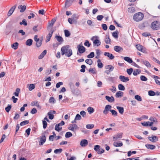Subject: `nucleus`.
Returning a JSON list of instances; mask_svg holds the SVG:
<instances>
[{
  "instance_id": "f257e3e1",
  "label": "nucleus",
  "mask_w": 160,
  "mask_h": 160,
  "mask_svg": "<svg viewBox=\"0 0 160 160\" xmlns=\"http://www.w3.org/2000/svg\"><path fill=\"white\" fill-rule=\"evenodd\" d=\"M69 46L67 45L64 46L61 48L62 55H65L68 57H70L72 54V50L69 48Z\"/></svg>"
},
{
  "instance_id": "f03ea898",
  "label": "nucleus",
  "mask_w": 160,
  "mask_h": 160,
  "mask_svg": "<svg viewBox=\"0 0 160 160\" xmlns=\"http://www.w3.org/2000/svg\"><path fill=\"white\" fill-rule=\"evenodd\" d=\"M144 17V15L141 12H138L134 14L133 16L134 20L136 22L141 21Z\"/></svg>"
},
{
  "instance_id": "7ed1b4c3",
  "label": "nucleus",
  "mask_w": 160,
  "mask_h": 160,
  "mask_svg": "<svg viewBox=\"0 0 160 160\" xmlns=\"http://www.w3.org/2000/svg\"><path fill=\"white\" fill-rule=\"evenodd\" d=\"M151 28L154 30H158L160 28V22L157 21L152 22L151 24Z\"/></svg>"
},
{
  "instance_id": "20e7f679",
  "label": "nucleus",
  "mask_w": 160,
  "mask_h": 160,
  "mask_svg": "<svg viewBox=\"0 0 160 160\" xmlns=\"http://www.w3.org/2000/svg\"><path fill=\"white\" fill-rule=\"evenodd\" d=\"M77 48L79 52L80 53H84L86 50L85 47L82 45V42L77 46Z\"/></svg>"
},
{
  "instance_id": "39448f33",
  "label": "nucleus",
  "mask_w": 160,
  "mask_h": 160,
  "mask_svg": "<svg viewBox=\"0 0 160 160\" xmlns=\"http://www.w3.org/2000/svg\"><path fill=\"white\" fill-rule=\"evenodd\" d=\"M136 47L138 50L143 52H146V49L142 45L139 44H137Z\"/></svg>"
},
{
  "instance_id": "423d86ee",
  "label": "nucleus",
  "mask_w": 160,
  "mask_h": 160,
  "mask_svg": "<svg viewBox=\"0 0 160 160\" xmlns=\"http://www.w3.org/2000/svg\"><path fill=\"white\" fill-rule=\"evenodd\" d=\"M46 137L44 134H42L39 142V145H42L46 142Z\"/></svg>"
},
{
  "instance_id": "0eeeda50",
  "label": "nucleus",
  "mask_w": 160,
  "mask_h": 160,
  "mask_svg": "<svg viewBox=\"0 0 160 160\" xmlns=\"http://www.w3.org/2000/svg\"><path fill=\"white\" fill-rule=\"evenodd\" d=\"M120 80L124 82H126L129 81V79L128 77H125L124 76L121 75L119 77Z\"/></svg>"
},
{
  "instance_id": "6e6552de",
  "label": "nucleus",
  "mask_w": 160,
  "mask_h": 160,
  "mask_svg": "<svg viewBox=\"0 0 160 160\" xmlns=\"http://www.w3.org/2000/svg\"><path fill=\"white\" fill-rule=\"evenodd\" d=\"M114 50L116 52L120 53L123 50V49L120 46H116L114 47Z\"/></svg>"
},
{
  "instance_id": "1a4fd4ad",
  "label": "nucleus",
  "mask_w": 160,
  "mask_h": 160,
  "mask_svg": "<svg viewBox=\"0 0 160 160\" xmlns=\"http://www.w3.org/2000/svg\"><path fill=\"white\" fill-rule=\"evenodd\" d=\"M88 140L86 139H82L80 142V145L82 147H85L88 144Z\"/></svg>"
},
{
  "instance_id": "9d476101",
  "label": "nucleus",
  "mask_w": 160,
  "mask_h": 160,
  "mask_svg": "<svg viewBox=\"0 0 160 160\" xmlns=\"http://www.w3.org/2000/svg\"><path fill=\"white\" fill-rule=\"evenodd\" d=\"M122 133H118L117 134L114 135L113 137L114 141L116 140L119 139L121 138L122 137Z\"/></svg>"
},
{
  "instance_id": "9b49d317",
  "label": "nucleus",
  "mask_w": 160,
  "mask_h": 160,
  "mask_svg": "<svg viewBox=\"0 0 160 160\" xmlns=\"http://www.w3.org/2000/svg\"><path fill=\"white\" fill-rule=\"evenodd\" d=\"M16 6H17V5H14V6L12 7V8L9 10V11L8 12V15L9 16H11L12 14L13 11L15 9V8L16 7Z\"/></svg>"
},
{
  "instance_id": "f8f14e48",
  "label": "nucleus",
  "mask_w": 160,
  "mask_h": 160,
  "mask_svg": "<svg viewBox=\"0 0 160 160\" xmlns=\"http://www.w3.org/2000/svg\"><path fill=\"white\" fill-rule=\"evenodd\" d=\"M104 54L105 56L108 57L110 59L112 60L114 58V56L109 52H105Z\"/></svg>"
},
{
  "instance_id": "ddd939ff",
  "label": "nucleus",
  "mask_w": 160,
  "mask_h": 160,
  "mask_svg": "<svg viewBox=\"0 0 160 160\" xmlns=\"http://www.w3.org/2000/svg\"><path fill=\"white\" fill-rule=\"evenodd\" d=\"M71 91L72 93H74L75 92V86L72 82H70L69 83Z\"/></svg>"
},
{
  "instance_id": "4468645a",
  "label": "nucleus",
  "mask_w": 160,
  "mask_h": 160,
  "mask_svg": "<svg viewBox=\"0 0 160 160\" xmlns=\"http://www.w3.org/2000/svg\"><path fill=\"white\" fill-rule=\"evenodd\" d=\"M53 32V31L51 30L50 31L47 36L46 37L47 39L46 40V42H49L50 40V38L52 36Z\"/></svg>"
},
{
  "instance_id": "2eb2a0df",
  "label": "nucleus",
  "mask_w": 160,
  "mask_h": 160,
  "mask_svg": "<svg viewBox=\"0 0 160 160\" xmlns=\"http://www.w3.org/2000/svg\"><path fill=\"white\" fill-rule=\"evenodd\" d=\"M55 38L59 42V44H61L63 42V40L62 37L60 36L57 35L55 36Z\"/></svg>"
},
{
  "instance_id": "dca6fc26",
  "label": "nucleus",
  "mask_w": 160,
  "mask_h": 160,
  "mask_svg": "<svg viewBox=\"0 0 160 160\" xmlns=\"http://www.w3.org/2000/svg\"><path fill=\"white\" fill-rule=\"evenodd\" d=\"M145 146L148 149H150L151 150L154 149L156 148L155 145L148 143L146 144Z\"/></svg>"
},
{
  "instance_id": "f3484780",
  "label": "nucleus",
  "mask_w": 160,
  "mask_h": 160,
  "mask_svg": "<svg viewBox=\"0 0 160 160\" xmlns=\"http://www.w3.org/2000/svg\"><path fill=\"white\" fill-rule=\"evenodd\" d=\"M105 98L109 102H112L114 101V98L113 96L110 97L108 96H105Z\"/></svg>"
},
{
  "instance_id": "a211bd4d",
  "label": "nucleus",
  "mask_w": 160,
  "mask_h": 160,
  "mask_svg": "<svg viewBox=\"0 0 160 160\" xmlns=\"http://www.w3.org/2000/svg\"><path fill=\"white\" fill-rule=\"evenodd\" d=\"M18 8L19 9H20V12H23L26 9V7L25 5H23L22 6V5H20L18 6Z\"/></svg>"
},
{
  "instance_id": "6ab92c4d",
  "label": "nucleus",
  "mask_w": 160,
  "mask_h": 160,
  "mask_svg": "<svg viewBox=\"0 0 160 160\" xmlns=\"http://www.w3.org/2000/svg\"><path fill=\"white\" fill-rule=\"evenodd\" d=\"M113 144L116 147H121L123 145L122 142H114Z\"/></svg>"
},
{
  "instance_id": "aec40b11",
  "label": "nucleus",
  "mask_w": 160,
  "mask_h": 160,
  "mask_svg": "<svg viewBox=\"0 0 160 160\" xmlns=\"http://www.w3.org/2000/svg\"><path fill=\"white\" fill-rule=\"evenodd\" d=\"M158 140V138L157 136L154 135L152 136V138L150 140V141L153 142H155Z\"/></svg>"
},
{
  "instance_id": "412c9836",
  "label": "nucleus",
  "mask_w": 160,
  "mask_h": 160,
  "mask_svg": "<svg viewBox=\"0 0 160 160\" xmlns=\"http://www.w3.org/2000/svg\"><path fill=\"white\" fill-rule=\"evenodd\" d=\"M93 43L94 45H95L98 47L100 45L101 42L99 40L96 39L93 41Z\"/></svg>"
},
{
  "instance_id": "4be33fe9",
  "label": "nucleus",
  "mask_w": 160,
  "mask_h": 160,
  "mask_svg": "<svg viewBox=\"0 0 160 160\" xmlns=\"http://www.w3.org/2000/svg\"><path fill=\"white\" fill-rule=\"evenodd\" d=\"M47 53L46 50H44L41 53L40 55L38 56V58L40 59L42 58Z\"/></svg>"
},
{
  "instance_id": "5701e85b",
  "label": "nucleus",
  "mask_w": 160,
  "mask_h": 160,
  "mask_svg": "<svg viewBox=\"0 0 160 160\" xmlns=\"http://www.w3.org/2000/svg\"><path fill=\"white\" fill-rule=\"evenodd\" d=\"M147 23L146 22H144L140 24L139 25L138 28L141 29H143L147 25Z\"/></svg>"
},
{
  "instance_id": "b1692460",
  "label": "nucleus",
  "mask_w": 160,
  "mask_h": 160,
  "mask_svg": "<svg viewBox=\"0 0 160 160\" xmlns=\"http://www.w3.org/2000/svg\"><path fill=\"white\" fill-rule=\"evenodd\" d=\"M117 108L119 112L121 114L123 113L124 108L122 107L117 106Z\"/></svg>"
},
{
  "instance_id": "393cba45",
  "label": "nucleus",
  "mask_w": 160,
  "mask_h": 160,
  "mask_svg": "<svg viewBox=\"0 0 160 160\" xmlns=\"http://www.w3.org/2000/svg\"><path fill=\"white\" fill-rule=\"evenodd\" d=\"M124 59L129 63H132V62H133V61L132 59L128 57H124Z\"/></svg>"
},
{
  "instance_id": "a878e982",
  "label": "nucleus",
  "mask_w": 160,
  "mask_h": 160,
  "mask_svg": "<svg viewBox=\"0 0 160 160\" xmlns=\"http://www.w3.org/2000/svg\"><path fill=\"white\" fill-rule=\"evenodd\" d=\"M33 41L31 39L27 40L26 42V44L28 46H30L32 44Z\"/></svg>"
},
{
  "instance_id": "bb28decb",
  "label": "nucleus",
  "mask_w": 160,
  "mask_h": 160,
  "mask_svg": "<svg viewBox=\"0 0 160 160\" xmlns=\"http://www.w3.org/2000/svg\"><path fill=\"white\" fill-rule=\"evenodd\" d=\"M98 62V68H102L103 66V64L101 62V60L100 59H98L97 60Z\"/></svg>"
},
{
  "instance_id": "cd10ccee",
  "label": "nucleus",
  "mask_w": 160,
  "mask_h": 160,
  "mask_svg": "<svg viewBox=\"0 0 160 160\" xmlns=\"http://www.w3.org/2000/svg\"><path fill=\"white\" fill-rule=\"evenodd\" d=\"M105 42L107 44H109L111 42V40L108 35H106Z\"/></svg>"
},
{
  "instance_id": "c85d7f7f",
  "label": "nucleus",
  "mask_w": 160,
  "mask_h": 160,
  "mask_svg": "<svg viewBox=\"0 0 160 160\" xmlns=\"http://www.w3.org/2000/svg\"><path fill=\"white\" fill-rule=\"evenodd\" d=\"M123 92L121 91L117 92L115 94V96L116 98H119L120 97H122L123 96Z\"/></svg>"
},
{
  "instance_id": "c756f323",
  "label": "nucleus",
  "mask_w": 160,
  "mask_h": 160,
  "mask_svg": "<svg viewBox=\"0 0 160 160\" xmlns=\"http://www.w3.org/2000/svg\"><path fill=\"white\" fill-rule=\"evenodd\" d=\"M18 43L17 42L14 43L12 45V48L15 50L17 49L18 48Z\"/></svg>"
},
{
  "instance_id": "7c9ffc66",
  "label": "nucleus",
  "mask_w": 160,
  "mask_h": 160,
  "mask_svg": "<svg viewBox=\"0 0 160 160\" xmlns=\"http://www.w3.org/2000/svg\"><path fill=\"white\" fill-rule=\"evenodd\" d=\"M143 63L148 68H150L151 67V65L150 63L147 61H143Z\"/></svg>"
},
{
  "instance_id": "2f4dec72",
  "label": "nucleus",
  "mask_w": 160,
  "mask_h": 160,
  "mask_svg": "<svg viewBox=\"0 0 160 160\" xmlns=\"http://www.w3.org/2000/svg\"><path fill=\"white\" fill-rule=\"evenodd\" d=\"M20 89L19 88H17L16 89L15 92L13 94L15 95L16 96L18 97L19 95V94L20 93Z\"/></svg>"
},
{
  "instance_id": "473e14b6",
  "label": "nucleus",
  "mask_w": 160,
  "mask_h": 160,
  "mask_svg": "<svg viewBox=\"0 0 160 160\" xmlns=\"http://www.w3.org/2000/svg\"><path fill=\"white\" fill-rule=\"evenodd\" d=\"M141 72V71L139 69H136L133 72V74L134 76H136L138 74H139Z\"/></svg>"
},
{
  "instance_id": "72a5a7b5",
  "label": "nucleus",
  "mask_w": 160,
  "mask_h": 160,
  "mask_svg": "<svg viewBox=\"0 0 160 160\" xmlns=\"http://www.w3.org/2000/svg\"><path fill=\"white\" fill-rule=\"evenodd\" d=\"M60 125L59 124H57L55 126V129L58 131L59 132L62 129V127H60Z\"/></svg>"
},
{
  "instance_id": "f704fd0d",
  "label": "nucleus",
  "mask_w": 160,
  "mask_h": 160,
  "mask_svg": "<svg viewBox=\"0 0 160 160\" xmlns=\"http://www.w3.org/2000/svg\"><path fill=\"white\" fill-rule=\"evenodd\" d=\"M118 88L119 90L121 91L124 90L125 89V87L122 84H119L118 85Z\"/></svg>"
},
{
  "instance_id": "c9c22d12",
  "label": "nucleus",
  "mask_w": 160,
  "mask_h": 160,
  "mask_svg": "<svg viewBox=\"0 0 160 160\" xmlns=\"http://www.w3.org/2000/svg\"><path fill=\"white\" fill-rule=\"evenodd\" d=\"M72 136V133L70 132H68L66 133L65 137L66 138H69Z\"/></svg>"
},
{
  "instance_id": "e433bc0d",
  "label": "nucleus",
  "mask_w": 160,
  "mask_h": 160,
  "mask_svg": "<svg viewBox=\"0 0 160 160\" xmlns=\"http://www.w3.org/2000/svg\"><path fill=\"white\" fill-rule=\"evenodd\" d=\"M87 110L89 113L90 114L94 112V110L93 108L91 107H89L88 108Z\"/></svg>"
},
{
  "instance_id": "4c0bfd02",
  "label": "nucleus",
  "mask_w": 160,
  "mask_h": 160,
  "mask_svg": "<svg viewBox=\"0 0 160 160\" xmlns=\"http://www.w3.org/2000/svg\"><path fill=\"white\" fill-rule=\"evenodd\" d=\"M62 151V149L61 148L57 149L54 150V152L55 154L60 153Z\"/></svg>"
},
{
  "instance_id": "58836bf2",
  "label": "nucleus",
  "mask_w": 160,
  "mask_h": 160,
  "mask_svg": "<svg viewBox=\"0 0 160 160\" xmlns=\"http://www.w3.org/2000/svg\"><path fill=\"white\" fill-rule=\"evenodd\" d=\"M29 123V122L28 120H25V121H23L21 122L20 123V125L21 126H23V125L28 124Z\"/></svg>"
},
{
  "instance_id": "ea45409f",
  "label": "nucleus",
  "mask_w": 160,
  "mask_h": 160,
  "mask_svg": "<svg viewBox=\"0 0 160 160\" xmlns=\"http://www.w3.org/2000/svg\"><path fill=\"white\" fill-rule=\"evenodd\" d=\"M148 94L150 96H153L155 95V92L153 91L150 90L148 91Z\"/></svg>"
},
{
  "instance_id": "a19ab883",
  "label": "nucleus",
  "mask_w": 160,
  "mask_h": 160,
  "mask_svg": "<svg viewBox=\"0 0 160 160\" xmlns=\"http://www.w3.org/2000/svg\"><path fill=\"white\" fill-rule=\"evenodd\" d=\"M64 32L65 33V36L66 37H68L70 35L71 33L69 31H68V30H65L64 31Z\"/></svg>"
},
{
  "instance_id": "79ce46f5",
  "label": "nucleus",
  "mask_w": 160,
  "mask_h": 160,
  "mask_svg": "<svg viewBox=\"0 0 160 160\" xmlns=\"http://www.w3.org/2000/svg\"><path fill=\"white\" fill-rule=\"evenodd\" d=\"M85 62L89 65H91L93 63L91 59H87L85 60Z\"/></svg>"
},
{
  "instance_id": "37998d69",
  "label": "nucleus",
  "mask_w": 160,
  "mask_h": 160,
  "mask_svg": "<svg viewBox=\"0 0 160 160\" xmlns=\"http://www.w3.org/2000/svg\"><path fill=\"white\" fill-rule=\"evenodd\" d=\"M11 108V105L8 104L7 106L5 108V110L7 112H8Z\"/></svg>"
},
{
  "instance_id": "c03bdc74",
  "label": "nucleus",
  "mask_w": 160,
  "mask_h": 160,
  "mask_svg": "<svg viewBox=\"0 0 160 160\" xmlns=\"http://www.w3.org/2000/svg\"><path fill=\"white\" fill-rule=\"evenodd\" d=\"M94 53L93 52H91L88 55L87 57L88 58H93L94 56Z\"/></svg>"
},
{
  "instance_id": "a18cd8bd",
  "label": "nucleus",
  "mask_w": 160,
  "mask_h": 160,
  "mask_svg": "<svg viewBox=\"0 0 160 160\" xmlns=\"http://www.w3.org/2000/svg\"><path fill=\"white\" fill-rule=\"evenodd\" d=\"M118 31L117 30H116L115 32H113L112 33V36L115 38H118Z\"/></svg>"
},
{
  "instance_id": "49530a36",
  "label": "nucleus",
  "mask_w": 160,
  "mask_h": 160,
  "mask_svg": "<svg viewBox=\"0 0 160 160\" xmlns=\"http://www.w3.org/2000/svg\"><path fill=\"white\" fill-rule=\"evenodd\" d=\"M94 127V125L93 124H88L86 125V128L88 129H91Z\"/></svg>"
},
{
  "instance_id": "de8ad7c7",
  "label": "nucleus",
  "mask_w": 160,
  "mask_h": 160,
  "mask_svg": "<svg viewBox=\"0 0 160 160\" xmlns=\"http://www.w3.org/2000/svg\"><path fill=\"white\" fill-rule=\"evenodd\" d=\"M35 88V85L33 84H30L29 85V86L28 89L29 91H31L33 89Z\"/></svg>"
},
{
  "instance_id": "09e8293b",
  "label": "nucleus",
  "mask_w": 160,
  "mask_h": 160,
  "mask_svg": "<svg viewBox=\"0 0 160 160\" xmlns=\"http://www.w3.org/2000/svg\"><path fill=\"white\" fill-rule=\"evenodd\" d=\"M135 98L139 101H142V99L141 96L139 95H136L135 96Z\"/></svg>"
},
{
  "instance_id": "8fccbe9b",
  "label": "nucleus",
  "mask_w": 160,
  "mask_h": 160,
  "mask_svg": "<svg viewBox=\"0 0 160 160\" xmlns=\"http://www.w3.org/2000/svg\"><path fill=\"white\" fill-rule=\"evenodd\" d=\"M96 69L95 68H90L88 70L90 72H91L93 74H95L96 73V72L95 71Z\"/></svg>"
},
{
  "instance_id": "3c124183",
  "label": "nucleus",
  "mask_w": 160,
  "mask_h": 160,
  "mask_svg": "<svg viewBox=\"0 0 160 160\" xmlns=\"http://www.w3.org/2000/svg\"><path fill=\"white\" fill-rule=\"evenodd\" d=\"M110 111L112 113V115L117 116V112L114 110H110Z\"/></svg>"
},
{
  "instance_id": "603ef678",
  "label": "nucleus",
  "mask_w": 160,
  "mask_h": 160,
  "mask_svg": "<svg viewBox=\"0 0 160 160\" xmlns=\"http://www.w3.org/2000/svg\"><path fill=\"white\" fill-rule=\"evenodd\" d=\"M86 66L84 65H82L81 66V68L82 69L80 70V72H85V69L86 68Z\"/></svg>"
},
{
  "instance_id": "864d4df0",
  "label": "nucleus",
  "mask_w": 160,
  "mask_h": 160,
  "mask_svg": "<svg viewBox=\"0 0 160 160\" xmlns=\"http://www.w3.org/2000/svg\"><path fill=\"white\" fill-rule=\"evenodd\" d=\"M111 108L112 106L110 105H107L105 107L104 109H105V110L108 111H110V110H111L110 109Z\"/></svg>"
},
{
  "instance_id": "5fc2aeb1",
  "label": "nucleus",
  "mask_w": 160,
  "mask_h": 160,
  "mask_svg": "<svg viewBox=\"0 0 160 160\" xmlns=\"http://www.w3.org/2000/svg\"><path fill=\"white\" fill-rule=\"evenodd\" d=\"M56 20V18H53L51 21V23L49 24V26L52 27Z\"/></svg>"
},
{
  "instance_id": "6e6d98bb",
  "label": "nucleus",
  "mask_w": 160,
  "mask_h": 160,
  "mask_svg": "<svg viewBox=\"0 0 160 160\" xmlns=\"http://www.w3.org/2000/svg\"><path fill=\"white\" fill-rule=\"evenodd\" d=\"M48 116L49 118L51 120H52L54 118V115L50 112L48 113Z\"/></svg>"
},
{
  "instance_id": "4d7b16f0",
  "label": "nucleus",
  "mask_w": 160,
  "mask_h": 160,
  "mask_svg": "<svg viewBox=\"0 0 160 160\" xmlns=\"http://www.w3.org/2000/svg\"><path fill=\"white\" fill-rule=\"evenodd\" d=\"M133 71L132 68H130L129 69H128L127 70V72L128 75H130L131 74L132 72Z\"/></svg>"
},
{
  "instance_id": "13d9d810",
  "label": "nucleus",
  "mask_w": 160,
  "mask_h": 160,
  "mask_svg": "<svg viewBox=\"0 0 160 160\" xmlns=\"http://www.w3.org/2000/svg\"><path fill=\"white\" fill-rule=\"evenodd\" d=\"M84 45L86 46H87L88 47H89L90 46L91 44L89 42L88 40H86L84 43Z\"/></svg>"
},
{
  "instance_id": "bf43d9fd",
  "label": "nucleus",
  "mask_w": 160,
  "mask_h": 160,
  "mask_svg": "<svg viewBox=\"0 0 160 160\" xmlns=\"http://www.w3.org/2000/svg\"><path fill=\"white\" fill-rule=\"evenodd\" d=\"M140 79L141 81H146L147 80V78L144 76L142 75L140 76Z\"/></svg>"
},
{
  "instance_id": "052dcab7",
  "label": "nucleus",
  "mask_w": 160,
  "mask_h": 160,
  "mask_svg": "<svg viewBox=\"0 0 160 160\" xmlns=\"http://www.w3.org/2000/svg\"><path fill=\"white\" fill-rule=\"evenodd\" d=\"M149 120L151 121L152 122H156V123H157L158 122L157 119L155 118L151 117L150 118Z\"/></svg>"
},
{
  "instance_id": "680f3d73",
  "label": "nucleus",
  "mask_w": 160,
  "mask_h": 160,
  "mask_svg": "<svg viewBox=\"0 0 160 160\" xmlns=\"http://www.w3.org/2000/svg\"><path fill=\"white\" fill-rule=\"evenodd\" d=\"M42 40H39L38 41L36 42V45L38 47H40L42 44Z\"/></svg>"
},
{
  "instance_id": "e2e57ef3",
  "label": "nucleus",
  "mask_w": 160,
  "mask_h": 160,
  "mask_svg": "<svg viewBox=\"0 0 160 160\" xmlns=\"http://www.w3.org/2000/svg\"><path fill=\"white\" fill-rule=\"evenodd\" d=\"M55 100L53 97H51L49 99V102L50 103H54L55 102Z\"/></svg>"
},
{
  "instance_id": "0e129e2a",
  "label": "nucleus",
  "mask_w": 160,
  "mask_h": 160,
  "mask_svg": "<svg viewBox=\"0 0 160 160\" xmlns=\"http://www.w3.org/2000/svg\"><path fill=\"white\" fill-rule=\"evenodd\" d=\"M81 119V116L79 114H77L75 117V120H80Z\"/></svg>"
},
{
  "instance_id": "69168bd1",
  "label": "nucleus",
  "mask_w": 160,
  "mask_h": 160,
  "mask_svg": "<svg viewBox=\"0 0 160 160\" xmlns=\"http://www.w3.org/2000/svg\"><path fill=\"white\" fill-rule=\"evenodd\" d=\"M100 148V146L99 145H96L94 146V150L98 152V150H99V149Z\"/></svg>"
},
{
  "instance_id": "338daca9",
  "label": "nucleus",
  "mask_w": 160,
  "mask_h": 160,
  "mask_svg": "<svg viewBox=\"0 0 160 160\" xmlns=\"http://www.w3.org/2000/svg\"><path fill=\"white\" fill-rule=\"evenodd\" d=\"M42 124H43V127L44 129H45L47 125V123L46 121L45 120L42 121Z\"/></svg>"
},
{
  "instance_id": "774afa93",
  "label": "nucleus",
  "mask_w": 160,
  "mask_h": 160,
  "mask_svg": "<svg viewBox=\"0 0 160 160\" xmlns=\"http://www.w3.org/2000/svg\"><path fill=\"white\" fill-rule=\"evenodd\" d=\"M103 18L104 17L103 15H98L97 17V19L98 21H101Z\"/></svg>"
}]
</instances>
